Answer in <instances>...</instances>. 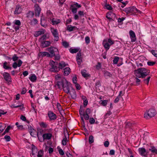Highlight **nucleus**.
<instances>
[{"instance_id": "1", "label": "nucleus", "mask_w": 157, "mask_h": 157, "mask_svg": "<svg viewBox=\"0 0 157 157\" xmlns=\"http://www.w3.org/2000/svg\"><path fill=\"white\" fill-rule=\"evenodd\" d=\"M56 85L59 88H62L64 91L68 94L72 88L71 84L68 82L63 76L57 75L55 76Z\"/></svg>"}, {"instance_id": "2", "label": "nucleus", "mask_w": 157, "mask_h": 157, "mask_svg": "<svg viewBox=\"0 0 157 157\" xmlns=\"http://www.w3.org/2000/svg\"><path fill=\"white\" fill-rule=\"evenodd\" d=\"M50 64L52 67L50 69L51 71L53 72H58L60 69L66 66L65 63L63 61H61L59 64L57 62H54L53 60H51Z\"/></svg>"}, {"instance_id": "3", "label": "nucleus", "mask_w": 157, "mask_h": 157, "mask_svg": "<svg viewBox=\"0 0 157 157\" xmlns=\"http://www.w3.org/2000/svg\"><path fill=\"white\" fill-rule=\"evenodd\" d=\"M135 76L138 78H144L148 75L150 72V70L145 68H140L134 71Z\"/></svg>"}, {"instance_id": "4", "label": "nucleus", "mask_w": 157, "mask_h": 157, "mask_svg": "<svg viewBox=\"0 0 157 157\" xmlns=\"http://www.w3.org/2000/svg\"><path fill=\"white\" fill-rule=\"evenodd\" d=\"M127 15H128L135 14L137 13H140V11L138 10L135 7L132 6L127 8L123 10Z\"/></svg>"}, {"instance_id": "5", "label": "nucleus", "mask_w": 157, "mask_h": 157, "mask_svg": "<svg viewBox=\"0 0 157 157\" xmlns=\"http://www.w3.org/2000/svg\"><path fill=\"white\" fill-rule=\"evenodd\" d=\"M156 114V112L154 109H150L144 113V117L146 119H149L154 117Z\"/></svg>"}, {"instance_id": "6", "label": "nucleus", "mask_w": 157, "mask_h": 157, "mask_svg": "<svg viewBox=\"0 0 157 157\" xmlns=\"http://www.w3.org/2000/svg\"><path fill=\"white\" fill-rule=\"evenodd\" d=\"M51 32L55 38V40L57 41L59 39V33L57 30L53 28H51Z\"/></svg>"}, {"instance_id": "7", "label": "nucleus", "mask_w": 157, "mask_h": 157, "mask_svg": "<svg viewBox=\"0 0 157 157\" xmlns=\"http://www.w3.org/2000/svg\"><path fill=\"white\" fill-rule=\"evenodd\" d=\"M35 16L39 17L41 11V9L38 4L36 3L34 6Z\"/></svg>"}, {"instance_id": "8", "label": "nucleus", "mask_w": 157, "mask_h": 157, "mask_svg": "<svg viewBox=\"0 0 157 157\" xmlns=\"http://www.w3.org/2000/svg\"><path fill=\"white\" fill-rule=\"evenodd\" d=\"M48 115L50 121H54L56 120L57 118L56 115L52 111H49L48 112Z\"/></svg>"}, {"instance_id": "9", "label": "nucleus", "mask_w": 157, "mask_h": 157, "mask_svg": "<svg viewBox=\"0 0 157 157\" xmlns=\"http://www.w3.org/2000/svg\"><path fill=\"white\" fill-rule=\"evenodd\" d=\"M81 7L80 5H79L76 2L74 4L71 5L70 8L73 13H75L77 12V9Z\"/></svg>"}, {"instance_id": "10", "label": "nucleus", "mask_w": 157, "mask_h": 157, "mask_svg": "<svg viewBox=\"0 0 157 157\" xmlns=\"http://www.w3.org/2000/svg\"><path fill=\"white\" fill-rule=\"evenodd\" d=\"M5 80L9 83L11 81V78L10 74L7 72H4L2 74Z\"/></svg>"}, {"instance_id": "11", "label": "nucleus", "mask_w": 157, "mask_h": 157, "mask_svg": "<svg viewBox=\"0 0 157 157\" xmlns=\"http://www.w3.org/2000/svg\"><path fill=\"white\" fill-rule=\"evenodd\" d=\"M130 36L132 42H134L136 40V36L134 32L132 30H131L129 32Z\"/></svg>"}, {"instance_id": "12", "label": "nucleus", "mask_w": 157, "mask_h": 157, "mask_svg": "<svg viewBox=\"0 0 157 157\" xmlns=\"http://www.w3.org/2000/svg\"><path fill=\"white\" fill-rule=\"evenodd\" d=\"M48 51L53 56H55V52L58 51V49L54 47H51L48 48Z\"/></svg>"}, {"instance_id": "13", "label": "nucleus", "mask_w": 157, "mask_h": 157, "mask_svg": "<svg viewBox=\"0 0 157 157\" xmlns=\"http://www.w3.org/2000/svg\"><path fill=\"white\" fill-rule=\"evenodd\" d=\"M102 44L106 51H107L109 49L110 45L107 42V39H105L103 41Z\"/></svg>"}, {"instance_id": "14", "label": "nucleus", "mask_w": 157, "mask_h": 157, "mask_svg": "<svg viewBox=\"0 0 157 157\" xmlns=\"http://www.w3.org/2000/svg\"><path fill=\"white\" fill-rule=\"evenodd\" d=\"M52 136V134L50 133L44 134L42 135V137L44 140H49L51 138Z\"/></svg>"}, {"instance_id": "15", "label": "nucleus", "mask_w": 157, "mask_h": 157, "mask_svg": "<svg viewBox=\"0 0 157 157\" xmlns=\"http://www.w3.org/2000/svg\"><path fill=\"white\" fill-rule=\"evenodd\" d=\"M68 94L71 96V98L73 99H75L76 98V92L75 90L72 88Z\"/></svg>"}, {"instance_id": "16", "label": "nucleus", "mask_w": 157, "mask_h": 157, "mask_svg": "<svg viewBox=\"0 0 157 157\" xmlns=\"http://www.w3.org/2000/svg\"><path fill=\"white\" fill-rule=\"evenodd\" d=\"M138 151L139 153L142 156H146V151L145 148L143 147L140 148H139Z\"/></svg>"}, {"instance_id": "17", "label": "nucleus", "mask_w": 157, "mask_h": 157, "mask_svg": "<svg viewBox=\"0 0 157 157\" xmlns=\"http://www.w3.org/2000/svg\"><path fill=\"white\" fill-rule=\"evenodd\" d=\"M41 46L43 48L47 47L48 46L51 44L50 41H42L41 42Z\"/></svg>"}, {"instance_id": "18", "label": "nucleus", "mask_w": 157, "mask_h": 157, "mask_svg": "<svg viewBox=\"0 0 157 157\" xmlns=\"http://www.w3.org/2000/svg\"><path fill=\"white\" fill-rule=\"evenodd\" d=\"M22 11L21 7L19 6H16L15 10L14 11V13L15 14H17L20 13Z\"/></svg>"}, {"instance_id": "19", "label": "nucleus", "mask_w": 157, "mask_h": 157, "mask_svg": "<svg viewBox=\"0 0 157 157\" xmlns=\"http://www.w3.org/2000/svg\"><path fill=\"white\" fill-rule=\"evenodd\" d=\"M44 130L42 129H39L38 130V132L37 133V136L40 142H42V141L41 140H41H40V139L39 138V136H41L42 134L43 135V134H44Z\"/></svg>"}, {"instance_id": "20", "label": "nucleus", "mask_w": 157, "mask_h": 157, "mask_svg": "<svg viewBox=\"0 0 157 157\" xmlns=\"http://www.w3.org/2000/svg\"><path fill=\"white\" fill-rule=\"evenodd\" d=\"M70 69L68 67H66L63 70L64 74L65 75H67L70 72Z\"/></svg>"}, {"instance_id": "21", "label": "nucleus", "mask_w": 157, "mask_h": 157, "mask_svg": "<svg viewBox=\"0 0 157 157\" xmlns=\"http://www.w3.org/2000/svg\"><path fill=\"white\" fill-rule=\"evenodd\" d=\"M77 28L75 26H72L71 25H68L67 27V30L69 32L73 31L75 30Z\"/></svg>"}, {"instance_id": "22", "label": "nucleus", "mask_w": 157, "mask_h": 157, "mask_svg": "<svg viewBox=\"0 0 157 157\" xmlns=\"http://www.w3.org/2000/svg\"><path fill=\"white\" fill-rule=\"evenodd\" d=\"M29 79L32 82H34L36 81L37 78L35 75L33 74L31 76L29 77Z\"/></svg>"}, {"instance_id": "23", "label": "nucleus", "mask_w": 157, "mask_h": 157, "mask_svg": "<svg viewBox=\"0 0 157 157\" xmlns=\"http://www.w3.org/2000/svg\"><path fill=\"white\" fill-rule=\"evenodd\" d=\"M34 15V13L33 11H29L27 13V17L28 18H32Z\"/></svg>"}, {"instance_id": "24", "label": "nucleus", "mask_w": 157, "mask_h": 157, "mask_svg": "<svg viewBox=\"0 0 157 157\" xmlns=\"http://www.w3.org/2000/svg\"><path fill=\"white\" fill-rule=\"evenodd\" d=\"M149 150L151 151L153 154H157V149L154 147H151L149 149Z\"/></svg>"}, {"instance_id": "25", "label": "nucleus", "mask_w": 157, "mask_h": 157, "mask_svg": "<svg viewBox=\"0 0 157 157\" xmlns=\"http://www.w3.org/2000/svg\"><path fill=\"white\" fill-rule=\"evenodd\" d=\"M104 75L106 78L111 77L112 76V74L107 71H105L104 72Z\"/></svg>"}, {"instance_id": "26", "label": "nucleus", "mask_w": 157, "mask_h": 157, "mask_svg": "<svg viewBox=\"0 0 157 157\" xmlns=\"http://www.w3.org/2000/svg\"><path fill=\"white\" fill-rule=\"evenodd\" d=\"M47 15L48 17L50 18L51 20V18L52 17L53 15L52 13L50 10H48L47 12Z\"/></svg>"}, {"instance_id": "27", "label": "nucleus", "mask_w": 157, "mask_h": 157, "mask_svg": "<svg viewBox=\"0 0 157 157\" xmlns=\"http://www.w3.org/2000/svg\"><path fill=\"white\" fill-rule=\"evenodd\" d=\"M51 20L52 21L53 25H57L60 22V21L59 19L56 20L54 18H53L52 19H51Z\"/></svg>"}, {"instance_id": "28", "label": "nucleus", "mask_w": 157, "mask_h": 157, "mask_svg": "<svg viewBox=\"0 0 157 157\" xmlns=\"http://www.w3.org/2000/svg\"><path fill=\"white\" fill-rule=\"evenodd\" d=\"M86 71L84 70H82L81 71V73L82 76L85 78H86L89 76V75H88L86 73Z\"/></svg>"}, {"instance_id": "29", "label": "nucleus", "mask_w": 157, "mask_h": 157, "mask_svg": "<svg viewBox=\"0 0 157 157\" xmlns=\"http://www.w3.org/2000/svg\"><path fill=\"white\" fill-rule=\"evenodd\" d=\"M6 127L5 125L1 123H0V133L2 132Z\"/></svg>"}, {"instance_id": "30", "label": "nucleus", "mask_w": 157, "mask_h": 157, "mask_svg": "<svg viewBox=\"0 0 157 157\" xmlns=\"http://www.w3.org/2000/svg\"><path fill=\"white\" fill-rule=\"evenodd\" d=\"M46 21L44 19H42V18L41 19V25L43 27L45 28L47 27V25L45 23Z\"/></svg>"}, {"instance_id": "31", "label": "nucleus", "mask_w": 157, "mask_h": 157, "mask_svg": "<svg viewBox=\"0 0 157 157\" xmlns=\"http://www.w3.org/2000/svg\"><path fill=\"white\" fill-rule=\"evenodd\" d=\"M62 45L65 48H67L69 46V44L66 41H64L62 42Z\"/></svg>"}, {"instance_id": "32", "label": "nucleus", "mask_w": 157, "mask_h": 157, "mask_svg": "<svg viewBox=\"0 0 157 157\" xmlns=\"http://www.w3.org/2000/svg\"><path fill=\"white\" fill-rule=\"evenodd\" d=\"M7 63L5 62L3 63V67L5 69H11V67L8 66H7Z\"/></svg>"}, {"instance_id": "33", "label": "nucleus", "mask_w": 157, "mask_h": 157, "mask_svg": "<svg viewBox=\"0 0 157 157\" xmlns=\"http://www.w3.org/2000/svg\"><path fill=\"white\" fill-rule=\"evenodd\" d=\"M43 154L44 151L43 150H41L39 151L37 156V157H43Z\"/></svg>"}, {"instance_id": "34", "label": "nucleus", "mask_w": 157, "mask_h": 157, "mask_svg": "<svg viewBox=\"0 0 157 157\" xmlns=\"http://www.w3.org/2000/svg\"><path fill=\"white\" fill-rule=\"evenodd\" d=\"M78 50L79 49L77 48L72 49L71 48L70 49V52L71 53H76L78 52Z\"/></svg>"}, {"instance_id": "35", "label": "nucleus", "mask_w": 157, "mask_h": 157, "mask_svg": "<svg viewBox=\"0 0 157 157\" xmlns=\"http://www.w3.org/2000/svg\"><path fill=\"white\" fill-rule=\"evenodd\" d=\"M47 39V36L46 35H44L42 36L39 39V41L41 42L42 41H44V40Z\"/></svg>"}, {"instance_id": "36", "label": "nucleus", "mask_w": 157, "mask_h": 157, "mask_svg": "<svg viewBox=\"0 0 157 157\" xmlns=\"http://www.w3.org/2000/svg\"><path fill=\"white\" fill-rule=\"evenodd\" d=\"M94 142V137L93 136H90L89 139V142L90 144L93 143Z\"/></svg>"}, {"instance_id": "37", "label": "nucleus", "mask_w": 157, "mask_h": 157, "mask_svg": "<svg viewBox=\"0 0 157 157\" xmlns=\"http://www.w3.org/2000/svg\"><path fill=\"white\" fill-rule=\"evenodd\" d=\"M150 78L151 77L150 76H148L147 79H145L144 80V82L145 83L148 85Z\"/></svg>"}, {"instance_id": "38", "label": "nucleus", "mask_w": 157, "mask_h": 157, "mask_svg": "<svg viewBox=\"0 0 157 157\" xmlns=\"http://www.w3.org/2000/svg\"><path fill=\"white\" fill-rule=\"evenodd\" d=\"M119 59V58L118 57H117V56L115 57L113 60V63H114L115 64H117L118 63Z\"/></svg>"}, {"instance_id": "39", "label": "nucleus", "mask_w": 157, "mask_h": 157, "mask_svg": "<svg viewBox=\"0 0 157 157\" xmlns=\"http://www.w3.org/2000/svg\"><path fill=\"white\" fill-rule=\"evenodd\" d=\"M67 138L66 136L63 138L62 141V144L63 145H65L66 144V142L67 141Z\"/></svg>"}, {"instance_id": "40", "label": "nucleus", "mask_w": 157, "mask_h": 157, "mask_svg": "<svg viewBox=\"0 0 157 157\" xmlns=\"http://www.w3.org/2000/svg\"><path fill=\"white\" fill-rule=\"evenodd\" d=\"M18 57L16 55H14L12 58V59L13 61H16L18 60Z\"/></svg>"}, {"instance_id": "41", "label": "nucleus", "mask_w": 157, "mask_h": 157, "mask_svg": "<svg viewBox=\"0 0 157 157\" xmlns=\"http://www.w3.org/2000/svg\"><path fill=\"white\" fill-rule=\"evenodd\" d=\"M28 128L30 135L31 136H33V135L32 134V133L34 131V130L33 128L31 127H29Z\"/></svg>"}, {"instance_id": "42", "label": "nucleus", "mask_w": 157, "mask_h": 157, "mask_svg": "<svg viewBox=\"0 0 157 157\" xmlns=\"http://www.w3.org/2000/svg\"><path fill=\"white\" fill-rule=\"evenodd\" d=\"M85 40L86 43L87 44H88L90 42V39L89 36H87L85 38Z\"/></svg>"}, {"instance_id": "43", "label": "nucleus", "mask_w": 157, "mask_h": 157, "mask_svg": "<svg viewBox=\"0 0 157 157\" xmlns=\"http://www.w3.org/2000/svg\"><path fill=\"white\" fill-rule=\"evenodd\" d=\"M82 59L81 57V54L80 52H79L77 54L76 56V59Z\"/></svg>"}, {"instance_id": "44", "label": "nucleus", "mask_w": 157, "mask_h": 157, "mask_svg": "<svg viewBox=\"0 0 157 157\" xmlns=\"http://www.w3.org/2000/svg\"><path fill=\"white\" fill-rule=\"evenodd\" d=\"M101 101V104L103 106H105L107 103L108 102V100H105L104 101Z\"/></svg>"}, {"instance_id": "45", "label": "nucleus", "mask_w": 157, "mask_h": 157, "mask_svg": "<svg viewBox=\"0 0 157 157\" xmlns=\"http://www.w3.org/2000/svg\"><path fill=\"white\" fill-rule=\"evenodd\" d=\"M40 125L41 127L44 128H46L47 127V124L44 122H41Z\"/></svg>"}, {"instance_id": "46", "label": "nucleus", "mask_w": 157, "mask_h": 157, "mask_svg": "<svg viewBox=\"0 0 157 157\" xmlns=\"http://www.w3.org/2000/svg\"><path fill=\"white\" fill-rule=\"evenodd\" d=\"M36 33L37 36H38L41 34H43L44 33V32L43 31H38L36 32Z\"/></svg>"}, {"instance_id": "47", "label": "nucleus", "mask_w": 157, "mask_h": 157, "mask_svg": "<svg viewBox=\"0 0 157 157\" xmlns=\"http://www.w3.org/2000/svg\"><path fill=\"white\" fill-rule=\"evenodd\" d=\"M101 86V83L100 81H97L95 83V86L96 88Z\"/></svg>"}, {"instance_id": "48", "label": "nucleus", "mask_w": 157, "mask_h": 157, "mask_svg": "<svg viewBox=\"0 0 157 157\" xmlns=\"http://www.w3.org/2000/svg\"><path fill=\"white\" fill-rule=\"evenodd\" d=\"M155 63V62L153 61H148L147 62V65L149 66H152L154 65Z\"/></svg>"}, {"instance_id": "49", "label": "nucleus", "mask_w": 157, "mask_h": 157, "mask_svg": "<svg viewBox=\"0 0 157 157\" xmlns=\"http://www.w3.org/2000/svg\"><path fill=\"white\" fill-rule=\"evenodd\" d=\"M101 63L100 62H98V64L96 65V68L97 70H99L101 68Z\"/></svg>"}, {"instance_id": "50", "label": "nucleus", "mask_w": 157, "mask_h": 157, "mask_svg": "<svg viewBox=\"0 0 157 157\" xmlns=\"http://www.w3.org/2000/svg\"><path fill=\"white\" fill-rule=\"evenodd\" d=\"M95 120L93 118H90L89 119V122L91 124H93L95 122Z\"/></svg>"}, {"instance_id": "51", "label": "nucleus", "mask_w": 157, "mask_h": 157, "mask_svg": "<svg viewBox=\"0 0 157 157\" xmlns=\"http://www.w3.org/2000/svg\"><path fill=\"white\" fill-rule=\"evenodd\" d=\"M76 60L77 61L78 65H79V66H80L81 64V63L82 62V59H79V58L76 59Z\"/></svg>"}, {"instance_id": "52", "label": "nucleus", "mask_w": 157, "mask_h": 157, "mask_svg": "<svg viewBox=\"0 0 157 157\" xmlns=\"http://www.w3.org/2000/svg\"><path fill=\"white\" fill-rule=\"evenodd\" d=\"M138 78V77L136 76L135 78V80L136 83L138 85H139L140 82V80Z\"/></svg>"}, {"instance_id": "53", "label": "nucleus", "mask_w": 157, "mask_h": 157, "mask_svg": "<svg viewBox=\"0 0 157 157\" xmlns=\"http://www.w3.org/2000/svg\"><path fill=\"white\" fill-rule=\"evenodd\" d=\"M83 116H84V118L86 120H88L89 118V114H87L85 113L83 114Z\"/></svg>"}, {"instance_id": "54", "label": "nucleus", "mask_w": 157, "mask_h": 157, "mask_svg": "<svg viewBox=\"0 0 157 157\" xmlns=\"http://www.w3.org/2000/svg\"><path fill=\"white\" fill-rule=\"evenodd\" d=\"M105 7L109 10H112V7L109 4L105 5Z\"/></svg>"}, {"instance_id": "55", "label": "nucleus", "mask_w": 157, "mask_h": 157, "mask_svg": "<svg viewBox=\"0 0 157 157\" xmlns=\"http://www.w3.org/2000/svg\"><path fill=\"white\" fill-rule=\"evenodd\" d=\"M4 138L7 141H9L10 140L11 138L9 136L6 135L4 137Z\"/></svg>"}, {"instance_id": "56", "label": "nucleus", "mask_w": 157, "mask_h": 157, "mask_svg": "<svg viewBox=\"0 0 157 157\" xmlns=\"http://www.w3.org/2000/svg\"><path fill=\"white\" fill-rule=\"evenodd\" d=\"M15 24L18 26H20L21 25V23L19 20H16L15 21Z\"/></svg>"}, {"instance_id": "57", "label": "nucleus", "mask_w": 157, "mask_h": 157, "mask_svg": "<svg viewBox=\"0 0 157 157\" xmlns=\"http://www.w3.org/2000/svg\"><path fill=\"white\" fill-rule=\"evenodd\" d=\"M110 44V45H111L114 44V41L112 40L110 38L109 39L107 40V42Z\"/></svg>"}, {"instance_id": "58", "label": "nucleus", "mask_w": 157, "mask_h": 157, "mask_svg": "<svg viewBox=\"0 0 157 157\" xmlns=\"http://www.w3.org/2000/svg\"><path fill=\"white\" fill-rule=\"evenodd\" d=\"M112 114V112L110 111H109L107 112L105 114V118H106L107 116H109Z\"/></svg>"}, {"instance_id": "59", "label": "nucleus", "mask_w": 157, "mask_h": 157, "mask_svg": "<svg viewBox=\"0 0 157 157\" xmlns=\"http://www.w3.org/2000/svg\"><path fill=\"white\" fill-rule=\"evenodd\" d=\"M27 91L26 89L25 88H23L22 89V91L21 92V94H25Z\"/></svg>"}, {"instance_id": "60", "label": "nucleus", "mask_w": 157, "mask_h": 157, "mask_svg": "<svg viewBox=\"0 0 157 157\" xmlns=\"http://www.w3.org/2000/svg\"><path fill=\"white\" fill-rule=\"evenodd\" d=\"M22 62L21 59L18 60V63H17L18 67H20L22 64Z\"/></svg>"}, {"instance_id": "61", "label": "nucleus", "mask_w": 157, "mask_h": 157, "mask_svg": "<svg viewBox=\"0 0 157 157\" xmlns=\"http://www.w3.org/2000/svg\"><path fill=\"white\" fill-rule=\"evenodd\" d=\"M109 144V142L108 141H105L104 143V145L105 147H108Z\"/></svg>"}, {"instance_id": "62", "label": "nucleus", "mask_w": 157, "mask_h": 157, "mask_svg": "<svg viewBox=\"0 0 157 157\" xmlns=\"http://www.w3.org/2000/svg\"><path fill=\"white\" fill-rule=\"evenodd\" d=\"M12 67L14 68H16L18 67L17 63L16 62H14L12 65Z\"/></svg>"}, {"instance_id": "63", "label": "nucleus", "mask_w": 157, "mask_h": 157, "mask_svg": "<svg viewBox=\"0 0 157 157\" xmlns=\"http://www.w3.org/2000/svg\"><path fill=\"white\" fill-rule=\"evenodd\" d=\"M90 113V110L89 108H87L86 109V111L85 112V113L87 114H89Z\"/></svg>"}, {"instance_id": "64", "label": "nucleus", "mask_w": 157, "mask_h": 157, "mask_svg": "<svg viewBox=\"0 0 157 157\" xmlns=\"http://www.w3.org/2000/svg\"><path fill=\"white\" fill-rule=\"evenodd\" d=\"M75 86L76 88V89L78 90H80V85L77 83H75Z\"/></svg>"}]
</instances>
